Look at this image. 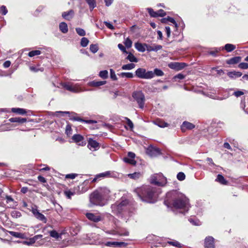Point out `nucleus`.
Wrapping results in <instances>:
<instances>
[{
    "label": "nucleus",
    "mask_w": 248,
    "mask_h": 248,
    "mask_svg": "<svg viewBox=\"0 0 248 248\" xmlns=\"http://www.w3.org/2000/svg\"><path fill=\"white\" fill-rule=\"evenodd\" d=\"M164 203L168 207L179 210V212L182 214L187 212L189 208L188 199L183 194L176 190L167 193Z\"/></svg>",
    "instance_id": "nucleus-1"
},
{
    "label": "nucleus",
    "mask_w": 248,
    "mask_h": 248,
    "mask_svg": "<svg viewBox=\"0 0 248 248\" xmlns=\"http://www.w3.org/2000/svg\"><path fill=\"white\" fill-rule=\"evenodd\" d=\"M131 207L128 200L122 198L120 202H116L111 205L113 213L122 218L126 222L132 215Z\"/></svg>",
    "instance_id": "nucleus-2"
},
{
    "label": "nucleus",
    "mask_w": 248,
    "mask_h": 248,
    "mask_svg": "<svg viewBox=\"0 0 248 248\" xmlns=\"http://www.w3.org/2000/svg\"><path fill=\"white\" fill-rule=\"evenodd\" d=\"M159 189L155 187L150 186H144L141 187L137 188L135 192L141 201L147 202H153L154 199L158 195Z\"/></svg>",
    "instance_id": "nucleus-3"
},
{
    "label": "nucleus",
    "mask_w": 248,
    "mask_h": 248,
    "mask_svg": "<svg viewBox=\"0 0 248 248\" xmlns=\"http://www.w3.org/2000/svg\"><path fill=\"white\" fill-rule=\"evenodd\" d=\"M62 86L66 90L74 93H79L85 91H91L90 89H85L79 84L72 82H64L62 83Z\"/></svg>",
    "instance_id": "nucleus-4"
},
{
    "label": "nucleus",
    "mask_w": 248,
    "mask_h": 248,
    "mask_svg": "<svg viewBox=\"0 0 248 248\" xmlns=\"http://www.w3.org/2000/svg\"><path fill=\"white\" fill-rule=\"evenodd\" d=\"M150 182L159 186H164L167 183V180L162 173H156L151 176Z\"/></svg>",
    "instance_id": "nucleus-5"
},
{
    "label": "nucleus",
    "mask_w": 248,
    "mask_h": 248,
    "mask_svg": "<svg viewBox=\"0 0 248 248\" xmlns=\"http://www.w3.org/2000/svg\"><path fill=\"white\" fill-rule=\"evenodd\" d=\"M83 239L87 241L85 244L90 245H99L104 243L101 236L99 234L95 233L88 234L83 237Z\"/></svg>",
    "instance_id": "nucleus-6"
},
{
    "label": "nucleus",
    "mask_w": 248,
    "mask_h": 248,
    "mask_svg": "<svg viewBox=\"0 0 248 248\" xmlns=\"http://www.w3.org/2000/svg\"><path fill=\"white\" fill-rule=\"evenodd\" d=\"M136 76L142 79H151L154 78V73L152 71H146L143 68H139L135 71Z\"/></svg>",
    "instance_id": "nucleus-7"
},
{
    "label": "nucleus",
    "mask_w": 248,
    "mask_h": 248,
    "mask_svg": "<svg viewBox=\"0 0 248 248\" xmlns=\"http://www.w3.org/2000/svg\"><path fill=\"white\" fill-rule=\"evenodd\" d=\"M96 194L97 193V192L95 190L90 195V201L91 203L93 205H104L106 202L100 195Z\"/></svg>",
    "instance_id": "nucleus-8"
},
{
    "label": "nucleus",
    "mask_w": 248,
    "mask_h": 248,
    "mask_svg": "<svg viewBox=\"0 0 248 248\" xmlns=\"http://www.w3.org/2000/svg\"><path fill=\"white\" fill-rule=\"evenodd\" d=\"M132 97L137 101L140 108H143L145 102V96L141 91H135L132 93Z\"/></svg>",
    "instance_id": "nucleus-9"
},
{
    "label": "nucleus",
    "mask_w": 248,
    "mask_h": 248,
    "mask_svg": "<svg viewBox=\"0 0 248 248\" xmlns=\"http://www.w3.org/2000/svg\"><path fill=\"white\" fill-rule=\"evenodd\" d=\"M97 194H99L103 199L105 202L109 197L110 190L106 187L99 188L95 190Z\"/></svg>",
    "instance_id": "nucleus-10"
},
{
    "label": "nucleus",
    "mask_w": 248,
    "mask_h": 248,
    "mask_svg": "<svg viewBox=\"0 0 248 248\" xmlns=\"http://www.w3.org/2000/svg\"><path fill=\"white\" fill-rule=\"evenodd\" d=\"M85 191V190H80V186H78L77 187H74V188L73 190H65L64 191V193L67 198L71 199V197L74 195L75 194H80Z\"/></svg>",
    "instance_id": "nucleus-11"
},
{
    "label": "nucleus",
    "mask_w": 248,
    "mask_h": 248,
    "mask_svg": "<svg viewBox=\"0 0 248 248\" xmlns=\"http://www.w3.org/2000/svg\"><path fill=\"white\" fill-rule=\"evenodd\" d=\"M52 113L54 116H58V114H59V113L62 114V115H63L64 114H71V115L69 116L70 120L75 121H79V122H82V121H83V120L82 119L80 118V117H77V116H75L74 115H76V114L74 112H70L69 111H56Z\"/></svg>",
    "instance_id": "nucleus-12"
},
{
    "label": "nucleus",
    "mask_w": 248,
    "mask_h": 248,
    "mask_svg": "<svg viewBox=\"0 0 248 248\" xmlns=\"http://www.w3.org/2000/svg\"><path fill=\"white\" fill-rule=\"evenodd\" d=\"M168 66L172 69L179 71L185 68L186 64L184 62H172L169 63Z\"/></svg>",
    "instance_id": "nucleus-13"
},
{
    "label": "nucleus",
    "mask_w": 248,
    "mask_h": 248,
    "mask_svg": "<svg viewBox=\"0 0 248 248\" xmlns=\"http://www.w3.org/2000/svg\"><path fill=\"white\" fill-rule=\"evenodd\" d=\"M147 153L152 157L156 156L161 154L159 148L153 146H150L148 148Z\"/></svg>",
    "instance_id": "nucleus-14"
},
{
    "label": "nucleus",
    "mask_w": 248,
    "mask_h": 248,
    "mask_svg": "<svg viewBox=\"0 0 248 248\" xmlns=\"http://www.w3.org/2000/svg\"><path fill=\"white\" fill-rule=\"evenodd\" d=\"M32 214L34 217L39 220L42 221L44 223H46L47 219L45 216L40 213L37 209L33 208L31 210Z\"/></svg>",
    "instance_id": "nucleus-15"
},
{
    "label": "nucleus",
    "mask_w": 248,
    "mask_h": 248,
    "mask_svg": "<svg viewBox=\"0 0 248 248\" xmlns=\"http://www.w3.org/2000/svg\"><path fill=\"white\" fill-rule=\"evenodd\" d=\"M72 140L80 146H84L86 144V142L84 141V138L80 134H75L72 137Z\"/></svg>",
    "instance_id": "nucleus-16"
},
{
    "label": "nucleus",
    "mask_w": 248,
    "mask_h": 248,
    "mask_svg": "<svg viewBox=\"0 0 248 248\" xmlns=\"http://www.w3.org/2000/svg\"><path fill=\"white\" fill-rule=\"evenodd\" d=\"M88 147L90 150H97L99 148V144L96 140L92 138L88 140Z\"/></svg>",
    "instance_id": "nucleus-17"
},
{
    "label": "nucleus",
    "mask_w": 248,
    "mask_h": 248,
    "mask_svg": "<svg viewBox=\"0 0 248 248\" xmlns=\"http://www.w3.org/2000/svg\"><path fill=\"white\" fill-rule=\"evenodd\" d=\"M205 248H215L214 239L212 236H208L204 240Z\"/></svg>",
    "instance_id": "nucleus-18"
},
{
    "label": "nucleus",
    "mask_w": 248,
    "mask_h": 248,
    "mask_svg": "<svg viewBox=\"0 0 248 248\" xmlns=\"http://www.w3.org/2000/svg\"><path fill=\"white\" fill-rule=\"evenodd\" d=\"M43 235L41 234L36 235L34 237L31 238L32 240L34 243H36V246H41L44 244L45 241L43 239H42Z\"/></svg>",
    "instance_id": "nucleus-19"
},
{
    "label": "nucleus",
    "mask_w": 248,
    "mask_h": 248,
    "mask_svg": "<svg viewBox=\"0 0 248 248\" xmlns=\"http://www.w3.org/2000/svg\"><path fill=\"white\" fill-rule=\"evenodd\" d=\"M75 12L74 10H70L68 11L63 12L62 13V16L65 20H70L73 18Z\"/></svg>",
    "instance_id": "nucleus-20"
},
{
    "label": "nucleus",
    "mask_w": 248,
    "mask_h": 248,
    "mask_svg": "<svg viewBox=\"0 0 248 248\" xmlns=\"http://www.w3.org/2000/svg\"><path fill=\"white\" fill-rule=\"evenodd\" d=\"M86 217L90 220L93 221L94 222H98L101 220V217L100 216L97 215L93 213H87Z\"/></svg>",
    "instance_id": "nucleus-21"
},
{
    "label": "nucleus",
    "mask_w": 248,
    "mask_h": 248,
    "mask_svg": "<svg viewBox=\"0 0 248 248\" xmlns=\"http://www.w3.org/2000/svg\"><path fill=\"white\" fill-rule=\"evenodd\" d=\"M105 245L106 246L112 247H121L126 246V244L123 242H107Z\"/></svg>",
    "instance_id": "nucleus-22"
},
{
    "label": "nucleus",
    "mask_w": 248,
    "mask_h": 248,
    "mask_svg": "<svg viewBox=\"0 0 248 248\" xmlns=\"http://www.w3.org/2000/svg\"><path fill=\"white\" fill-rule=\"evenodd\" d=\"M162 46L159 45L153 44L152 45H147L146 46V50L148 51H157L161 49Z\"/></svg>",
    "instance_id": "nucleus-23"
},
{
    "label": "nucleus",
    "mask_w": 248,
    "mask_h": 248,
    "mask_svg": "<svg viewBox=\"0 0 248 248\" xmlns=\"http://www.w3.org/2000/svg\"><path fill=\"white\" fill-rule=\"evenodd\" d=\"M195 127V125L191 123L185 121L181 125V129L182 131H185L186 129H192Z\"/></svg>",
    "instance_id": "nucleus-24"
},
{
    "label": "nucleus",
    "mask_w": 248,
    "mask_h": 248,
    "mask_svg": "<svg viewBox=\"0 0 248 248\" xmlns=\"http://www.w3.org/2000/svg\"><path fill=\"white\" fill-rule=\"evenodd\" d=\"M4 198L6 200V203L9 204V207L13 208L16 205V202L11 196L5 195Z\"/></svg>",
    "instance_id": "nucleus-25"
},
{
    "label": "nucleus",
    "mask_w": 248,
    "mask_h": 248,
    "mask_svg": "<svg viewBox=\"0 0 248 248\" xmlns=\"http://www.w3.org/2000/svg\"><path fill=\"white\" fill-rule=\"evenodd\" d=\"M106 81H92L88 83V85L92 87H99L105 85Z\"/></svg>",
    "instance_id": "nucleus-26"
},
{
    "label": "nucleus",
    "mask_w": 248,
    "mask_h": 248,
    "mask_svg": "<svg viewBox=\"0 0 248 248\" xmlns=\"http://www.w3.org/2000/svg\"><path fill=\"white\" fill-rule=\"evenodd\" d=\"M147 45L137 42L135 44V47L139 52H143L146 50V46Z\"/></svg>",
    "instance_id": "nucleus-27"
},
{
    "label": "nucleus",
    "mask_w": 248,
    "mask_h": 248,
    "mask_svg": "<svg viewBox=\"0 0 248 248\" xmlns=\"http://www.w3.org/2000/svg\"><path fill=\"white\" fill-rule=\"evenodd\" d=\"M9 233L10 235L16 238H19L21 239H25L26 238V234L23 233L14 231H9Z\"/></svg>",
    "instance_id": "nucleus-28"
},
{
    "label": "nucleus",
    "mask_w": 248,
    "mask_h": 248,
    "mask_svg": "<svg viewBox=\"0 0 248 248\" xmlns=\"http://www.w3.org/2000/svg\"><path fill=\"white\" fill-rule=\"evenodd\" d=\"M109 171H107L104 172L100 173L96 175L95 177L92 180V182H95L100 178L109 177Z\"/></svg>",
    "instance_id": "nucleus-29"
},
{
    "label": "nucleus",
    "mask_w": 248,
    "mask_h": 248,
    "mask_svg": "<svg viewBox=\"0 0 248 248\" xmlns=\"http://www.w3.org/2000/svg\"><path fill=\"white\" fill-rule=\"evenodd\" d=\"M49 234L51 237L55 238L57 240L62 239V233H58L55 230H52L49 232Z\"/></svg>",
    "instance_id": "nucleus-30"
},
{
    "label": "nucleus",
    "mask_w": 248,
    "mask_h": 248,
    "mask_svg": "<svg viewBox=\"0 0 248 248\" xmlns=\"http://www.w3.org/2000/svg\"><path fill=\"white\" fill-rule=\"evenodd\" d=\"M227 74L228 76L232 78H239L242 75V73L241 72L235 71L232 72H229Z\"/></svg>",
    "instance_id": "nucleus-31"
},
{
    "label": "nucleus",
    "mask_w": 248,
    "mask_h": 248,
    "mask_svg": "<svg viewBox=\"0 0 248 248\" xmlns=\"http://www.w3.org/2000/svg\"><path fill=\"white\" fill-rule=\"evenodd\" d=\"M9 121L12 123H18L20 124H23L27 121V119L26 118H24L15 117L10 118Z\"/></svg>",
    "instance_id": "nucleus-32"
},
{
    "label": "nucleus",
    "mask_w": 248,
    "mask_h": 248,
    "mask_svg": "<svg viewBox=\"0 0 248 248\" xmlns=\"http://www.w3.org/2000/svg\"><path fill=\"white\" fill-rule=\"evenodd\" d=\"M59 29L63 33H67L68 31L67 24L64 22L60 23L59 24Z\"/></svg>",
    "instance_id": "nucleus-33"
},
{
    "label": "nucleus",
    "mask_w": 248,
    "mask_h": 248,
    "mask_svg": "<svg viewBox=\"0 0 248 248\" xmlns=\"http://www.w3.org/2000/svg\"><path fill=\"white\" fill-rule=\"evenodd\" d=\"M216 181L219 183L220 184L224 185H226L228 184V181L224 178L221 174H218L216 179Z\"/></svg>",
    "instance_id": "nucleus-34"
},
{
    "label": "nucleus",
    "mask_w": 248,
    "mask_h": 248,
    "mask_svg": "<svg viewBox=\"0 0 248 248\" xmlns=\"http://www.w3.org/2000/svg\"><path fill=\"white\" fill-rule=\"evenodd\" d=\"M241 60V57L239 56L234 57L228 61L227 63L229 64H233L239 62Z\"/></svg>",
    "instance_id": "nucleus-35"
},
{
    "label": "nucleus",
    "mask_w": 248,
    "mask_h": 248,
    "mask_svg": "<svg viewBox=\"0 0 248 248\" xmlns=\"http://www.w3.org/2000/svg\"><path fill=\"white\" fill-rule=\"evenodd\" d=\"M11 111L13 113L24 115L26 114L27 111L25 109L21 108H12Z\"/></svg>",
    "instance_id": "nucleus-36"
},
{
    "label": "nucleus",
    "mask_w": 248,
    "mask_h": 248,
    "mask_svg": "<svg viewBox=\"0 0 248 248\" xmlns=\"http://www.w3.org/2000/svg\"><path fill=\"white\" fill-rule=\"evenodd\" d=\"M167 21H169L173 23L176 28L178 27L177 23L173 18L168 16L167 18H163L161 19L162 23H166Z\"/></svg>",
    "instance_id": "nucleus-37"
},
{
    "label": "nucleus",
    "mask_w": 248,
    "mask_h": 248,
    "mask_svg": "<svg viewBox=\"0 0 248 248\" xmlns=\"http://www.w3.org/2000/svg\"><path fill=\"white\" fill-rule=\"evenodd\" d=\"M124 119L126 121V124L127 126H125V127L126 129H129L130 130H133L134 128V124L128 118L124 117Z\"/></svg>",
    "instance_id": "nucleus-38"
},
{
    "label": "nucleus",
    "mask_w": 248,
    "mask_h": 248,
    "mask_svg": "<svg viewBox=\"0 0 248 248\" xmlns=\"http://www.w3.org/2000/svg\"><path fill=\"white\" fill-rule=\"evenodd\" d=\"M223 49L224 48L227 52H231L234 50L236 48L235 46L232 44H227L225 45Z\"/></svg>",
    "instance_id": "nucleus-39"
},
{
    "label": "nucleus",
    "mask_w": 248,
    "mask_h": 248,
    "mask_svg": "<svg viewBox=\"0 0 248 248\" xmlns=\"http://www.w3.org/2000/svg\"><path fill=\"white\" fill-rule=\"evenodd\" d=\"M135 67V64L134 63H128L123 65L122 67V69L124 70H130L133 69Z\"/></svg>",
    "instance_id": "nucleus-40"
},
{
    "label": "nucleus",
    "mask_w": 248,
    "mask_h": 248,
    "mask_svg": "<svg viewBox=\"0 0 248 248\" xmlns=\"http://www.w3.org/2000/svg\"><path fill=\"white\" fill-rule=\"evenodd\" d=\"M119 76L122 78H132L134 77L133 73L130 72H122L118 74Z\"/></svg>",
    "instance_id": "nucleus-41"
},
{
    "label": "nucleus",
    "mask_w": 248,
    "mask_h": 248,
    "mask_svg": "<svg viewBox=\"0 0 248 248\" xmlns=\"http://www.w3.org/2000/svg\"><path fill=\"white\" fill-rule=\"evenodd\" d=\"M127 175L130 178L136 180L139 178L141 174L140 172H135L133 173L128 174Z\"/></svg>",
    "instance_id": "nucleus-42"
},
{
    "label": "nucleus",
    "mask_w": 248,
    "mask_h": 248,
    "mask_svg": "<svg viewBox=\"0 0 248 248\" xmlns=\"http://www.w3.org/2000/svg\"><path fill=\"white\" fill-rule=\"evenodd\" d=\"M126 59L131 62H138V59L131 53H128V55L127 56Z\"/></svg>",
    "instance_id": "nucleus-43"
},
{
    "label": "nucleus",
    "mask_w": 248,
    "mask_h": 248,
    "mask_svg": "<svg viewBox=\"0 0 248 248\" xmlns=\"http://www.w3.org/2000/svg\"><path fill=\"white\" fill-rule=\"evenodd\" d=\"M87 3L89 4L91 11L96 7V2L95 0H86Z\"/></svg>",
    "instance_id": "nucleus-44"
},
{
    "label": "nucleus",
    "mask_w": 248,
    "mask_h": 248,
    "mask_svg": "<svg viewBox=\"0 0 248 248\" xmlns=\"http://www.w3.org/2000/svg\"><path fill=\"white\" fill-rule=\"evenodd\" d=\"M154 73V77H155V75L158 77L163 76L164 75V72L160 69L158 68H155L154 69V71L153 72Z\"/></svg>",
    "instance_id": "nucleus-45"
},
{
    "label": "nucleus",
    "mask_w": 248,
    "mask_h": 248,
    "mask_svg": "<svg viewBox=\"0 0 248 248\" xmlns=\"http://www.w3.org/2000/svg\"><path fill=\"white\" fill-rule=\"evenodd\" d=\"M124 161L126 163H129L133 165H135L136 164V161L135 160V159L132 158L124 157Z\"/></svg>",
    "instance_id": "nucleus-46"
},
{
    "label": "nucleus",
    "mask_w": 248,
    "mask_h": 248,
    "mask_svg": "<svg viewBox=\"0 0 248 248\" xmlns=\"http://www.w3.org/2000/svg\"><path fill=\"white\" fill-rule=\"evenodd\" d=\"M41 52L40 50H32L28 53V56L30 57H32L36 55H39L41 54Z\"/></svg>",
    "instance_id": "nucleus-47"
},
{
    "label": "nucleus",
    "mask_w": 248,
    "mask_h": 248,
    "mask_svg": "<svg viewBox=\"0 0 248 248\" xmlns=\"http://www.w3.org/2000/svg\"><path fill=\"white\" fill-rule=\"evenodd\" d=\"M168 244L177 248L181 247L182 245L176 240L170 241L168 242Z\"/></svg>",
    "instance_id": "nucleus-48"
},
{
    "label": "nucleus",
    "mask_w": 248,
    "mask_h": 248,
    "mask_svg": "<svg viewBox=\"0 0 248 248\" xmlns=\"http://www.w3.org/2000/svg\"><path fill=\"white\" fill-rule=\"evenodd\" d=\"M90 49L92 52L95 53L98 50V46L96 44H92L90 45Z\"/></svg>",
    "instance_id": "nucleus-49"
},
{
    "label": "nucleus",
    "mask_w": 248,
    "mask_h": 248,
    "mask_svg": "<svg viewBox=\"0 0 248 248\" xmlns=\"http://www.w3.org/2000/svg\"><path fill=\"white\" fill-rule=\"evenodd\" d=\"M76 31L79 36H84L86 34L85 31L81 28H76Z\"/></svg>",
    "instance_id": "nucleus-50"
},
{
    "label": "nucleus",
    "mask_w": 248,
    "mask_h": 248,
    "mask_svg": "<svg viewBox=\"0 0 248 248\" xmlns=\"http://www.w3.org/2000/svg\"><path fill=\"white\" fill-rule=\"evenodd\" d=\"M89 43V40L86 37H83L81 39L80 45L83 47L87 46Z\"/></svg>",
    "instance_id": "nucleus-51"
},
{
    "label": "nucleus",
    "mask_w": 248,
    "mask_h": 248,
    "mask_svg": "<svg viewBox=\"0 0 248 248\" xmlns=\"http://www.w3.org/2000/svg\"><path fill=\"white\" fill-rule=\"evenodd\" d=\"M222 49L223 48L221 47L215 48L214 50L209 51L208 53L212 56H216V54Z\"/></svg>",
    "instance_id": "nucleus-52"
},
{
    "label": "nucleus",
    "mask_w": 248,
    "mask_h": 248,
    "mask_svg": "<svg viewBox=\"0 0 248 248\" xmlns=\"http://www.w3.org/2000/svg\"><path fill=\"white\" fill-rule=\"evenodd\" d=\"M124 44L127 48H130L132 45V42L129 38H127L124 42Z\"/></svg>",
    "instance_id": "nucleus-53"
},
{
    "label": "nucleus",
    "mask_w": 248,
    "mask_h": 248,
    "mask_svg": "<svg viewBox=\"0 0 248 248\" xmlns=\"http://www.w3.org/2000/svg\"><path fill=\"white\" fill-rule=\"evenodd\" d=\"M99 75L102 78L106 79L108 77V72L107 70L101 71Z\"/></svg>",
    "instance_id": "nucleus-54"
},
{
    "label": "nucleus",
    "mask_w": 248,
    "mask_h": 248,
    "mask_svg": "<svg viewBox=\"0 0 248 248\" xmlns=\"http://www.w3.org/2000/svg\"><path fill=\"white\" fill-rule=\"evenodd\" d=\"M11 216L14 218H18L21 217V214L19 211L15 210L11 212Z\"/></svg>",
    "instance_id": "nucleus-55"
},
{
    "label": "nucleus",
    "mask_w": 248,
    "mask_h": 248,
    "mask_svg": "<svg viewBox=\"0 0 248 248\" xmlns=\"http://www.w3.org/2000/svg\"><path fill=\"white\" fill-rule=\"evenodd\" d=\"M177 178L179 181H183L186 178V175L184 174V173L182 172H180L177 175Z\"/></svg>",
    "instance_id": "nucleus-56"
},
{
    "label": "nucleus",
    "mask_w": 248,
    "mask_h": 248,
    "mask_svg": "<svg viewBox=\"0 0 248 248\" xmlns=\"http://www.w3.org/2000/svg\"><path fill=\"white\" fill-rule=\"evenodd\" d=\"M110 77L113 80H117V78L115 74V71L112 69H110Z\"/></svg>",
    "instance_id": "nucleus-57"
},
{
    "label": "nucleus",
    "mask_w": 248,
    "mask_h": 248,
    "mask_svg": "<svg viewBox=\"0 0 248 248\" xmlns=\"http://www.w3.org/2000/svg\"><path fill=\"white\" fill-rule=\"evenodd\" d=\"M72 130L71 126L69 124H67L66 125V128H65L66 134L67 136H70L72 134Z\"/></svg>",
    "instance_id": "nucleus-58"
},
{
    "label": "nucleus",
    "mask_w": 248,
    "mask_h": 248,
    "mask_svg": "<svg viewBox=\"0 0 248 248\" xmlns=\"http://www.w3.org/2000/svg\"><path fill=\"white\" fill-rule=\"evenodd\" d=\"M156 17L158 16L163 17L166 15V13L164 10L160 9L156 12Z\"/></svg>",
    "instance_id": "nucleus-59"
},
{
    "label": "nucleus",
    "mask_w": 248,
    "mask_h": 248,
    "mask_svg": "<svg viewBox=\"0 0 248 248\" xmlns=\"http://www.w3.org/2000/svg\"><path fill=\"white\" fill-rule=\"evenodd\" d=\"M147 11L151 16L156 17V12H155L153 9L148 8H147Z\"/></svg>",
    "instance_id": "nucleus-60"
},
{
    "label": "nucleus",
    "mask_w": 248,
    "mask_h": 248,
    "mask_svg": "<svg viewBox=\"0 0 248 248\" xmlns=\"http://www.w3.org/2000/svg\"><path fill=\"white\" fill-rule=\"evenodd\" d=\"M245 93L243 91H236L233 93V95L236 97H240V96L244 95Z\"/></svg>",
    "instance_id": "nucleus-61"
},
{
    "label": "nucleus",
    "mask_w": 248,
    "mask_h": 248,
    "mask_svg": "<svg viewBox=\"0 0 248 248\" xmlns=\"http://www.w3.org/2000/svg\"><path fill=\"white\" fill-rule=\"evenodd\" d=\"M238 67L242 69H248V63L246 62H241L239 64Z\"/></svg>",
    "instance_id": "nucleus-62"
},
{
    "label": "nucleus",
    "mask_w": 248,
    "mask_h": 248,
    "mask_svg": "<svg viewBox=\"0 0 248 248\" xmlns=\"http://www.w3.org/2000/svg\"><path fill=\"white\" fill-rule=\"evenodd\" d=\"M78 175L77 173H70L68 174L65 175V178L66 179H74Z\"/></svg>",
    "instance_id": "nucleus-63"
},
{
    "label": "nucleus",
    "mask_w": 248,
    "mask_h": 248,
    "mask_svg": "<svg viewBox=\"0 0 248 248\" xmlns=\"http://www.w3.org/2000/svg\"><path fill=\"white\" fill-rule=\"evenodd\" d=\"M109 177L118 178L119 174L116 172L109 171Z\"/></svg>",
    "instance_id": "nucleus-64"
}]
</instances>
